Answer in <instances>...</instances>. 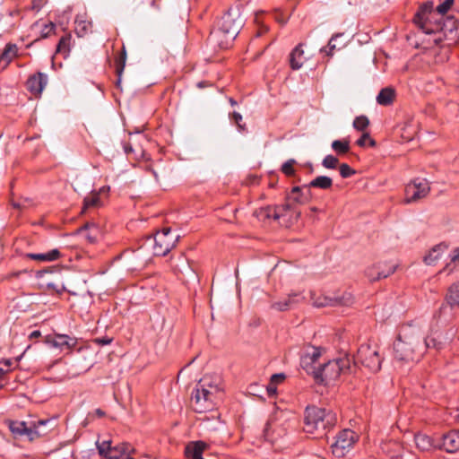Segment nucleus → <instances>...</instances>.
<instances>
[{"instance_id": "22", "label": "nucleus", "mask_w": 459, "mask_h": 459, "mask_svg": "<svg viewBox=\"0 0 459 459\" xmlns=\"http://www.w3.org/2000/svg\"><path fill=\"white\" fill-rule=\"evenodd\" d=\"M303 298L299 293H290L282 300L273 302L272 308L278 311H286L290 309L294 304L299 303Z\"/></svg>"}, {"instance_id": "24", "label": "nucleus", "mask_w": 459, "mask_h": 459, "mask_svg": "<svg viewBox=\"0 0 459 459\" xmlns=\"http://www.w3.org/2000/svg\"><path fill=\"white\" fill-rule=\"evenodd\" d=\"M381 264H375L371 267H368L366 270V275L371 281H378L382 278H386L395 271V266H389L386 272H379V268Z\"/></svg>"}, {"instance_id": "11", "label": "nucleus", "mask_w": 459, "mask_h": 459, "mask_svg": "<svg viewBox=\"0 0 459 459\" xmlns=\"http://www.w3.org/2000/svg\"><path fill=\"white\" fill-rule=\"evenodd\" d=\"M358 439L359 436L351 429L340 431L331 446L333 454L337 457H343L353 447Z\"/></svg>"}, {"instance_id": "56", "label": "nucleus", "mask_w": 459, "mask_h": 459, "mask_svg": "<svg viewBox=\"0 0 459 459\" xmlns=\"http://www.w3.org/2000/svg\"><path fill=\"white\" fill-rule=\"evenodd\" d=\"M210 86H212V83H210L209 82H206V81L199 82L197 83L198 88H204V87H210Z\"/></svg>"}, {"instance_id": "63", "label": "nucleus", "mask_w": 459, "mask_h": 459, "mask_svg": "<svg viewBox=\"0 0 459 459\" xmlns=\"http://www.w3.org/2000/svg\"><path fill=\"white\" fill-rule=\"evenodd\" d=\"M152 5H154V4H155V0H152Z\"/></svg>"}, {"instance_id": "48", "label": "nucleus", "mask_w": 459, "mask_h": 459, "mask_svg": "<svg viewBox=\"0 0 459 459\" xmlns=\"http://www.w3.org/2000/svg\"><path fill=\"white\" fill-rule=\"evenodd\" d=\"M92 342L95 344H98V345H100V346H104V345L110 344L113 342V338H110V337H108V336L99 337V338L93 339Z\"/></svg>"}, {"instance_id": "51", "label": "nucleus", "mask_w": 459, "mask_h": 459, "mask_svg": "<svg viewBox=\"0 0 459 459\" xmlns=\"http://www.w3.org/2000/svg\"><path fill=\"white\" fill-rule=\"evenodd\" d=\"M267 393L270 396L274 395L277 391V385L274 383L270 382L267 385Z\"/></svg>"}, {"instance_id": "20", "label": "nucleus", "mask_w": 459, "mask_h": 459, "mask_svg": "<svg viewBox=\"0 0 459 459\" xmlns=\"http://www.w3.org/2000/svg\"><path fill=\"white\" fill-rule=\"evenodd\" d=\"M311 198L310 188L294 186L290 193L287 195V200L297 204H306Z\"/></svg>"}, {"instance_id": "33", "label": "nucleus", "mask_w": 459, "mask_h": 459, "mask_svg": "<svg viewBox=\"0 0 459 459\" xmlns=\"http://www.w3.org/2000/svg\"><path fill=\"white\" fill-rule=\"evenodd\" d=\"M333 186V179L327 176H318L315 178L306 187L320 188V189H330Z\"/></svg>"}, {"instance_id": "57", "label": "nucleus", "mask_w": 459, "mask_h": 459, "mask_svg": "<svg viewBox=\"0 0 459 459\" xmlns=\"http://www.w3.org/2000/svg\"><path fill=\"white\" fill-rule=\"evenodd\" d=\"M268 29L267 27H262L259 29L258 32H257V36H261L263 34H264L265 32H267Z\"/></svg>"}, {"instance_id": "38", "label": "nucleus", "mask_w": 459, "mask_h": 459, "mask_svg": "<svg viewBox=\"0 0 459 459\" xmlns=\"http://www.w3.org/2000/svg\"><path fill=\"white\" fill-rule=\"evenodd\" d=\"M332 148L339 155L346 154L350 151V141L335 140L332 143Z\"/></svg>"}, {"instance_id": "36", "label": "nucleus", "mask_w": 459, "mask_h": 459, "mask_svg": "<svg viewBox=\"0 0 459 459\" xmlns=\"http://www.w3.org/2000/svg\"><path fill=\"white\" fill-rule=\"evenodd\" d=\"M92 29V22L86 20L75 21V32L79 37H84Z\"/></svg>"}, {"instance_id": "34", "label": "nucleus", "mask_w": 459, "mask_h": 459, "mask_svg": "<svg viewBox=\"0 0 459 459\" xmlns=\"http://www.w3.org/2000/svg\"><path fill=\"white\" fill-rule=\"evenodd\" d=\"M414 441L416 446L421 451H428L432 447V440L431 438L421 433H418L414 436Z\"/></svg>"}, {"instance_id": "21", "label": "nucleus", "mask_w": 459, "mask_h": 459, "mask_svg": "<svg viewBox=\"0 0 459 459\" xmlns=\"http://www.w3.org/2000/svg\"><path fill=\"white\" fill-rule=\"evenodd\" d=\"M442 447L448 453L459 450V431L452 430L443 436Z\"/></svg>"}, {"instance_id": "17", "label": "nucleus", "mask_w": 459, "mask_h": 459, "mask_svg": "<svg viewBox=\"0 0 459 459\" xmlns=\"http://www.w3.org/2000/svg\"><path fill=\"white\" fill-rule=\"evenodd\" d=\"M48 83V76L37 72L29 76L25 83L27 91L35 98L41 96V93Z\"/></svg>"}, {"instance_id": "8", "label": "nucleus", "mask_w": 459, "mask_h": 459, "mask_svg": "<svg viewBox=\"0 0 459 459\" xmlns=\"http://www.w3.org/2000/svg\"><path fill=\"white\" fill-rule=\"evenodd\" d=\"M348 363V359L329 360L318 367L314 377L317 382L329 385L337 380L340 375L349 368Z\"/></svg>"}, {"instance_id": "42", "label": "nucleus", "mask_w": 459, "mask_h": 459, "mask_svg": "<svg viewBox=\"0 0 459 459\" xmlns=\"http://www.w3.org/2000/svg\"><path fill=\"white\" fill-rule=\"evenodd\" d=\"M56 24L52 22L44 23L40 30V38L46 39L55 32Z\"/></svg>"}, {"instance_id": "45", "label": "nucleus", "mask_w": 459, "mask_h": 459, "mask_svg": "<svg viewBox=\"0 0 459 459\" xmlns=\"http://www.w3.org/2000/svg\"><path fill=\"white\" fill-rule=\"evenodd\" d=\"M295 163H296V161L294 160H289L288 161L283 163L281 166L282 173H284L288 177L293 176L295 173V169H294Z\"/></svg>"}, {"instance_id": "9", "label": "nucleus", "mask_w": 459, "mask_h": 459, "mask_svg": "<svg viewBox=\"0 0 459 459\" xmlns=\"http://www.w3.org/2000/svg\"><path fill=\"white\" fill-rule=\"evenodd\" d=\"M355 361L375 373L380 370L383 358L377 345L362 344L357 351Z\"/></svg>"}, {"instance_id": "49", "label": "nucleus", "mask_w": 459, "mask_h": 459, "mask_svg": "<svg viewBox=\"0 0 459 459\" xmlns=\"http://www.w3.org/2000/svg\"><path fill=\"white\" fill-rule=\"evenodd\" d=\"M285 379L284 374H273L271 377L270 382L274 383L276 385L283 382Z\"/></svg>"}, {"instance_id": "41", "label": "nucleus", "mask_w": 459, "mask_h": 459, "mask_svg": "<svg viewBox=\"0 0 459 459\" xmlns=\"http://www.w3.org/2000/svg\"><path fill=\"white\" fill-rule=\"evenodd\" d=\"M455 4V0H445L443 3L438 4L435 10L442 16L444 17L445 14L448 13L453 7Z\"/></svg>"}, {"instance_id": "16", "label": "nucleus", "mask_w": 459, "mask_h": 459, "mask_svg": "<svg viewBox=\"0 0 459 459\" xmlns=\"http://www.w3.org/2000/svg\"><path fill=\"white\" fill-rule=\"evenodd\" d=\"M240 27L241 21L238 22L233 18L231 13H227L221 17L219 22V28L215 34L217 35L221 33L230 39H234L238 34Z\"/></svg>"}, {"instance_id": "50", "label": "nucleus", "mask_w": 459, "mask_h": 459, "mask_svg": "<svg viewBox=\"0 0 459 459\" xmlns=\"http://www.w3.org/2000/svg\"><path fill=\"white\" fill-rule=\"evenodd\" d=\"M47 3V0H32L31 9L39 11Z\"/></svg>"}, {"instance_id": "3", "label": "nucleus", "mask_w": 459, "mask_h": 459, "mask_svg": "<svg viewBox=\"0 0 459 459\" xmlns=\"http://www.w3.org/2000/svg\"><path fill=\"white\" fill-rule=\"evenodd\" d=\"M337 419L334 413L316 406H307L305 411L303 429L308 434H321L327 428L334 426Z\"/></svg>"}, {"instance_id": "29", "label": "nucleus", "mask_w": 459, "mask_h": 459, "mask_svg": "<svg viewBox=\"0 0 459 459\" xmlns=\"http://www.w3.org/2000/svg\"><path fill=\"white\" fill-rule=\"evenodd\" d=\"M78 231H88L85 237L88 242L91 244L96 243L100 235V230L94 222H86L78 230Z\"/></svg>"}, {"instance_id": "44", "label": "nucleus", "mask_w": 459, "mask_h": 459, "mask_svg": "<svg viewBox=\"0 0 459 459\" xmlns=\"http://www.w3.org/2000/svg\"><path fill=\"white\" fill-rule=\"evenodd\" d=\"M230 119L236 124L239 131H245L246 130V124L242 123L243 117L241 114L238 112L234 111L230 115Z\"/></svg>"}, {"instance_id": "14", "label": "nucleus", "mask_w": 459, "mask_h": 459, "mask_svg": "<svg viewBox=\"0 0 459 459\" xmlns=\"http://www.w3.org/2000/svg\"><path fill=\"white\" fill-rule=\"evenodd\" d=\"M311 299L313 305L317 307H333L336 305L351 306L354 301V298L351 293H343L340 297H328L324 294L312 292Z\"/></svg>"}, {"instance_id": "58", "label": "nucleus", "mask_w": 459, "mask_h": 459, "mask_svg": "<svg viewBox=\"0 0 459 459\" xmlns=\"http://www.w3.org/2000/svg\"><path fill=\"white\" fill-rule=\"evenodd\" d=\"M449 264H447L443 270L439 271V274L447 272V274H449L454 269H448Z\"/></svg>"}, {"instance_id": "59", "label": "nucleus", "mask_w": 459, "mask_h": 459, "mask_svg": "<svg viewBox=\"0 0 459 459\" xmlns=\"http://www.w3.org/2000/svg\"><path fill=\"white\" fill-rule=\"evenodd\" d=\"M96 414H97L98 416H100V417H102V416H104V414H105V413H104V411H103L102 410H100V409H97V410H96Z\"/></svg>"}, {"instance_id": "62", "label": "nucleus", "mask_w": 459, "mask_h": 459, "mask_svg": "<svg viewBox=\"0 0 459 459\" xmlns=\"http://www.w3.org/2000/svg\"><path fill=\"white\" fill-rule=\"evenodd\" d=\"M310 210H311V212H317V208L316 207H311Z\"/></svg>"}, {"instance_id": "28", "label": "nucleus", "mask_w": 459, "mask_h": 459, "mask_svg": "<svg viewBox=\"0 0 459 459\" xmlns=\"http://www.w3.org/2000/svg\"><path fill=\"white\" fill-rule=\"evenodd\" d=\"M21 11L19 8H13L1 15L0 21L8 27H14L21 21Z\"/></svg>"}, {"instance_id": "47", "label": "nucleus", "mask_w": 459, "mask_h": 459, "mask_svg": "<svg viewBox=\"0 0 459 459\" xmlns=\"http://www.w3.org/2000/svg\"><path fill=\"white\" fill-rule=\"evenodd\" d=\"M367 141H369L371 146H374L376 144V142L370 138V135L368 132L363 133L356 143L360 147H364L366 145Z\"/></svg>"}, {"instance_id": "12", "label": "nucleus", "mask_w": 459, "mask_h": 459, "mask_svg": "<svg viewBox=\"0 0 459 459\" xmlns=\"http://www.w3.org/2000/svg\"><path fill=\"white\" fill-rule=\"evenodd\" d=\"M430 192V186L427 179L416 178L405 186V204L416 203L425 197Z\"/></svg>"}, {"instance_id": "26", "label": "nucleus", "mask_w": 459, "mask_h": 459, "mask_svg": "<svg viewBox=\"0 0 459 459\" xmlns=\"http://www.w3.org/2000/svg\"><path fill=\"white\" fill-rule=\"evenodd\" d=\"M26 257L39 262H53L61 257V253L58 249H52L43 254L28 253Z\"/></svg>"}, {"instance_id": "55", "label": "nucleus", "mask_w": 459, "mask_h": 459, "mask_svg": "<svg viewBox=\"0 0 459 459\" xmlns=\"http://www.w3.org/2000/svg\"><path fill=\"white\" fill-rule=\"evenodd\" d=\"M451 261L454 262V263L457 262L459 264V249H455V254L452 256Z\"/></svg>"}, {"instance_id": "2", "label": "nucleus", "mask_w": 459, "mask_h": 459, "mask_svg": "<svg viewBox=\"0 0 459 459\" xmlns=\"http://www.w3.org/2000/svg\"><path fill=\"white\" fill-rule=\"evenodd\" d=\"M221 394L220 387L212 384L209 377H204L194 389L190 398V405L197 413L211 411L215 408L221 398Z\"/></svg>"}, {"instance_id": "1", "label": "nucleus", "mask_w": 459, "mask_h": 459, "mask_svg": "<svg viewBox=\"0 0 459 459\" xmlns=\"http://www.w3.org/2000/svg\"><path fill=\"white\" fill-rule=\"evenodd\" d=\"M424 354L420 328L413 324H404L400 327L394 342V359L405 362H417Z\"/></svg>"}, {"instance_id": "25", "label": "nucleus", "mask_w": 459, "mask_h": 459, "mask_svg": "<svg viewBox=\"0 0 459 459\" xmlns=\"http://www.w3.org/2000/svg\"><path fill=\"white\" fill-rule=\"evenodd\" d=\"M18 48L15 44H7L0 55V67L4 69L17 56Z\"/></svg>"}, {"instance_id": "19", "label": "nucleus", "mask_w": 459, "mask_h": 459, "mask_svg": "<svg viewBox=\"0 0 459 459\" xmlns=\"http://www.w3.org/2000/svg\"><path fill=\"white\" fill-rule=\"evenodd\" d=\"M209 445L202 440L191 441L185 447V455L190 459H204L203 453L209 448Z\"/></svg>"}, {"instance_id": "31", "label": "nucleus", "mask_w": 459, "mask_h": 459, "mask_svg": "<svg viewBox=\"0 0 459 459\" xmlns=\"http://www.w3.org/2000/svg\"><path fill=\"white\" fill-rule=\"evenodd\" d=\"M71 40L72 36L70 33L62 36L57 43L56 55H62L65 58L67 57L71 50Z\"/></svg>"}, {"instance_id": "40", "label": "nucleus", "mask_w": 459, "mask_h": 459, "mask_svg": "<svg viewBox=\"0 0 459 459\" xmlns=\"http://www.w3.org/2000/svg\"><path fill=\"white\" fill-rule=\"evenodd\" d=\"M369 125V120L366 116L357 117L353 121V127L358 131H364Z\"/></svg>"}, {"instance_id": "10", "label": "nucleus", "mask_w": 459, "mask_h": 459, "mask_svg": "<svg viewBox=\"0 0 459 459\" xmlns=\"http://www.w3.org/2000/svg\"><path fill=\"white\" fill-rule=\"evenodd\" d=\"M96 446L99 454L108 459H118L124 455L134 452V448L128 442H122L113 446L111 440L97 441Z\"/></svg>"}, {"instance_id": "61", "label": "nucleus", "mask_w": 459, "mask_h": 459, "mask_svg": "<svg viewBox=\"0 0 459 459\" xmlns=\"http://www.w3.org/2000/svg\"><path fill=\"white\" fill-rule=\"evenodd\" d=\"M152 174H153L155 180L158 182L159 181L158 174L154 170H152Z\"/></svg>"}, {"instance_id": "7", "label": "nucleus", "mask_w": 459, "mask_h": 459, "mask_svg": "<svg viewBox=\"0 0 459 459\" xmlns=\"http://www.w3.org/2000/svg\"><path fill=\"white\" fill-rule=\"evenodd\" d=\"M51 420H40L31 423L30 427L24 421H9V429L15 437L26 436L30 441L47 435L51 429L48 428L45 430H40L41 427H47L51 423Z\"/></svg>"}, {"instance_id": "46", "label": "nucleus", "mask_w": 459, "mask_h": 459, "mask_svg": "<svg viewBox=\"0 0 459 459\" xmlns=\"http://www.w3.org/2000/svg\"><path fill=\"white\" fill-rule=\"evenodd\" d=\"M339 170H340V175L346 178H350L351 176L354 175L355 174V170L353 169H351L348 164L346 163H342L340 165L339 167Z\"/></svg>"}, {"instance_id": "6", "label": "nucleus", "mask_w": 459, "mask_h": 459, "mask_svg": "<svg viewBox=\"0 0 459 459\" xmlns=\"http://www.w3.org/2000/svg\"><path fill=\"white\" fill-rule=\"evenodd\" d=\"M179 235L177 232L169 227H165L161 230L156 231L153 237L148 238V241L152 243L154 255L164 256L176 247Z\"/></svg>"}, {"instance_id": "4", "label": "nucleus", "mask_w": 459, "mask_h": 459, "mask_svg": "<svg viewBox=\"0 0 459 459\" xmlns=\"http://www.w3.org/2000/svg\"><path fill=\"white\" fill-rule=\"evenodd\" d=\"M413 22L426 34H432L444 30V17L434 8L433 2L422 4L414 15Z\"/></svg>"}, {"instance_id": "54", "label": "nucleus", "mask_w": 459, "mask_h": 459, "mask_svg": "<svg viewBox=\"0 0 459 459\" xmlns=\"http://www.w3.org/2000/svg\"><path fill=\"white\" fill-rule=\"evenodd\" d=\"M377 264H381L379 272H386L389 266H394V264H387L386 263H378Z\"/></svg>"}, {"instance_id": "27", "label": "nucleus", "mask_w": 459, "mask_h": 459, "mask_svg": "<svg viewBox=\"0 0 459 459\" xmlns=\"http://www.w3.org/2000/svg\"><path fill=\"white\" fill-rule=\"evenodd\" d=\"M395 90L392 87H385L377 96V102L381 106H390L395 100Z\"/></svg>"}, {"instance_id": "37", "label": "nucleus", "mask_w": 459, "mask_h": 459, "mask_svg": "<svg viewBox=\"0 0 459 459\" xmlns=\"http://www.w3.org/2000/svg\"><path fill=\"white\" fill-rule=\"evenodd\" d=\"M13 364V362L10 359L0 360V389L5 385L4 377L12 370Z\"/></svg>"}, {"instance_id": "39", "label": "nucleus", "mask_w": 459, "mask_h": 459, "mask_svg": "<svg viewBox=\"0 0 459 459\" xmlns=\"http://www.w3.org/2000/svg\"><path fill=\"white\" fill-rule=\"evenodd\" d=\"M443 342L440 340V335H431L428 336L423 343L424 351L428 348H434L437 350H440L443 347Z\"/></svg>"}, {"instance_id": "23", "label": "nucleus", "mask_w": 459, "mask_h": 459, "mask_svg": "<svg viewBox=\"0 0 459 459\" xmlns=\"http://www.w3.org/2000/svg\"><path fill=\"white\" fill-rule=\"evenodd\" d=\"M302 46L299 44L290 54V65L292 70L300 69L306 60Z\"/></svg>"}, {"instance_id": "52", "label": "nucleus", "mask_w": 459, "mask_h": 459, "mask_svg": "<svg viewBox=\"0 0 459 459\" xmlns=\"http://www.w3.org/2000/svg\"><path fill=\"white\" fill-rule=\"evenodd\" d=\"M339 36H340V35H339V34H337V35H335V36L332 37V39H330V41H329V43H328L329 52L327 53L329 56H332V55H333V50L335 49V48H336V47H335V45H334L333 42V40H335V39H336L337 37H339Z\"/></svg>"}, {"instance_id": "32", "label": "nucleus", "mask_w": 459, "mask_h": 459, "mask_svg": "<svg viewBox=\"0 0 459 459\" xmlns=\"http://www.w3.org/2000/svg\"><path fill=\"white\" fill-rule=\"evenodd\" d=\"M445 299L451 307H459V282H455L448 288Z\"/></svg>"}, {"instance_id": "64", "label": "nucleus", "mask_w": 459, "mask_h": 459, "mask_svg": "<svg viewBox=\"0 0 459 459\" xmlns=\"http://www.w3.org/2000/svg\"><path fill=\"white\" fill-rule=\"evenodd\" d=\"M126 459H134V458H133V457H126Z\"/></svg>"}, {"instance_id": "35", "label": "nucleus", "mask_w": 459, "mask_h": 459, "mask_svg": "<svg viewBox=\"0 0 459 459\" xmlns=\"http://www.w3.org/2000/svg\"><path fill=\"white\" fill-rule=\"evenodd\" d=\"M446 249L445 246L438 245L433 247L429 253L424 257V261L427 264H434L441 257L442 251Z\"/></svg>"}, {"instance_id": "60", "label": "nucleus", "mask_w": 459, "mask_h": 459, "mask_svg": "<svg viewBox=\"0 0 459 459\" xmlns=\"http://www.w3.org/2000/svg\"><path fill=\"white\" fill-rule=\"evenodd\" d=\"M229 101L230 103L231 106H235L237 105V101L233 99V98H230L229 99Z\"/></svg>"}, {"instance_id": "13", "label": "nucleus", "mask_w": 459, "mask_h": 459, "mask_svg": "<svg viewBox=\"0 0 459 459\" xmlns=\"http://www.w3.org/2000/svg\"><path fill=\"white\" fill-rule=\"evenodd\" d=\"M325 351V349L322 347L307 345L300 359L301 368L314 377L315 373H316L318 369L316 364L318 363L319 359Z\"/></svg>"}, {"instance_id": "15", "label": "nucleus", "mask_w": 459, "mask_h": 459, "mask_svg": "<svg viewBox=\"0 0 459 459\" xmlns=\"http://www.w3.org/2000/svg\"><path fill=\"white\" fill-rule=\"evenodd\" d=\"M43 342L62 351H65L67 353H71L78 342L77 338L61 333L48 334L44 337Z\"/></svg>"}, {"instance_id": "5", "label": "nucleus", "mask_w": 459, "mask_h": 459, "mask_svg": "<svg viewBox=\"0 0 459 459\" xmlns=\"http://www.w3.org/2000/svg\"><path fill=\"white\" fill-rule=\"evenodd\" d=\"M260 214L267 219H273L283 227L290 228L298 221L300 212L286 199L280 205H268L260 210Z\"/></svg>"}, {"instance_id": "18", "label": "nucleus", "mask_w": 459, "mask_h": 459, "mask_svg": "<svg viewBox=\"0 0 459 459\" xmlns=\"http://www.w3.org/2000/svg\"><path fill=\"white\" fill-rule=\"evenodd\" d=\"M109 186H105L99 189V191H92L91 194L84 197L83 205L81 213H85L91 208H98L102 205L100 195H108Z\"/></svg>"}, {"instance_id": "43", "label": "nucleus", "mask_w": 459, "mask_h": 459, "mask_svg": "<svg viewBox=\"0 0 459 459\" xmlns=\"http://www.w3.org/2000/svg\"><path fill=\"white\" fill-rule=\"evenodd\" d=\"M338 162L339 160L333 155H326L322 161V165L325 169H335L338 165Z\"/></svg>"}, {"instance_id": "53", "label": "nucleus", "mask_w": 459, "mask_h": 459, "mask_svg": "<svg viewBox=\"0 0 459 459\" xmlns=\"http://www.w3.org/2000/svg\"><path fill=\"white\" fill-rule=\"evenodd\" d=\"M40 336H41L40 331L39 330H35V331L30 333L29 337H30V340H32L34 338H39Z\"/></svg>"}, {"instance_id": "30", "label": "nucleus", "mask_w": 459, "mask_h": 459, "mask_svg": "<svg viewBox=\"0 0 459 459\" xmlns=\"http://www.w3.org/2000/svg\"><path fill=\"white\" fill-rule=\"evenodd\" d=\"M126 51L125 47L122 48V50L115 57V68H116V74L117 76V86H119L121 83V77L126 66Z\"/></svg>"}]
</instances>
